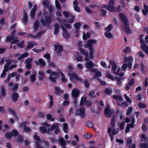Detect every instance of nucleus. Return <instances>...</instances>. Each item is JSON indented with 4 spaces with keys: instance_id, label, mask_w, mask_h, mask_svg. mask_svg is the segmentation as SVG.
Masks as SVG:
<instances>
[{
    "instance_id": "nucleus-23",
    "label": "nucleus",
    "mask_w": 148,
    "mask_h": 148,
    "mask_svg": "<svg viewBox=\"0 0 148 148\" xmlns=\"http://www.w3.org/2000/svg\"><path fill=\"white\" fill-rule=\"evenodd\" d=\"M113 98L114 99L117 100L119 102H121L123 101V98L120 95H114L113 96Z\"/></svg>"
},
{
    "instance_id": "nucleus-7",
    "label": "nucleus",
    "mask_w": 148,
    "mask_h": 148,
    "mask_svg": "<svg viewBox=\"0 0 148 148\" xmlns=\"http://www.w3.org/2000/svg\"><path fill=\"white\" fill-rule=\"evenodd\" d=\"M86 98L85 97H82L81 98L79 105L82 106L85 103L86 106H90L91 104V101H86Z\"/></svg>"
},
{
    "instance_id": "nucleus-49",
    "label": "nucleus",
    "mask_w": 148,
    "mask_h": 148,
    "mask_svg": "<svg viewBox=\"0 0 148 148\" xmlns=\"http://www.w3.org/2000/svg\"><path fill=\"white\" fill-rule=\"evenodd\" d=\"M114 79L116 80L117 84L120 85L122 84L121 79L116 77H115Z\"/></svg>"
},
{
    "instance_id": "nucleus-2",
    "label": "nucleus",
    "mask_w": 148,
    "mask_h": 148,
    "mask_svg": "<svg viewBox=\"0 0 148 148\" xmlns=\"http://www.w3.org/2000/svg\"><path fill=\"white\" fill-rule=\"evenodd\" d=\"M46 73L50 74L49 79L53 82H55L56 79L59 77V73L57 72H52L51 70L48 69L47 70Z\"/></svg>"
},
{
    "instance_id": "nucleus-21",
    "label": "nucleus",
    "mask_w": 148,
    "mask_h": 148,
    "mask_svg": "<svg viewBox=\"0 0 148 148\" xmlns=\"http://www.w3.org/2000/svg\"><path fill=\"white\" fill-rule=\"evenodd\" d=\"M140 42L142 43L140 47L145 52L148 49V46L143 42V41L140 40Z\"/></svg>"
},
{
    "instance_id": "nucleus-29",
    "label": "nucleus",
    "mask_w": 148,
    "mask_h": 148,
    "mask_svg": "<svg viewBox=\"0 0 148 148\" xmlns=\"http://www.w3.org/2000/svg\"><path fill=\"white\" fill-rule=\"evenodd\" d=\"M45 32V31H41L39 32L38 34L36 36H34V35L31 34L30 35V36H32V38H35L36 37L37 38H38L40 37L41 35L44 33Z\"/></svg>"
},
{
    "instance_id": "nucleus-20",
    "label": "nucleus",
    "mask_w": 148,
    "mask_h": 148,
    "mask_svg": "<svg viewBox=\"0 0 148 148\" xmlns=\"http://www.w3.org/2000/svg\"><path fill=\"white\" fill-rule=\"evenodd\" d=\"M36 63L37 65H39L41 67H43L45 65V62L42 59H39L38 61L36 62Z\"/></svg>"
},
{
    "instance_id": "nucleus-43",
    "label": "nucleus",
    "mask_w": 148,
    "mask_h": 148,
    "mask_svg": "<svg viewBox=\"0 0 148 148\" xmlns=\"http://www.w3.org/2000/svg\"><path fill=\"white\" fill-rule=\"evenodd\" d=\"M130 128H132L131 127L130 124H127V125L125 129V132L127 133H128L130 130Z\"/></svg>"
},
{
    "instance_id": "nucleus-47",
    "label": "nucleus",
    "mask_w": 148,
    "mask_h": 148,
    "mask_svg": "<svg viewBox=\"0 0 148 148\" xmlns=\"http://www.w3.org/2000/svg\"><path fill=\"white\" fill-rule=\"evenodd\" d=\"M115 122V119L114 117L113 116L112 117V119L110 122V125L112 127H114V123Z\"/></svg>"
},
{
    "instance_id": "nucleus-53",
    "label": "nucleus",
    "mask_w": 148,
    "mask_h": 148,
    "mask_svg": "<svg viewBox=\"0 0 148 148\" xmlns=\"http://www.w3.org/2000/svg\"><path fill=\"white\" fill-rule=\"evenodd\" d=\"M119 131V129L118 128H116L113 130L112 133L113 134L115 135L117 134Z\"/></svg>"
},
{
    "instance_id": "nucleus-30",
    "label": "nucleus",
    "mask_w": 148,
    "mask_h": 148,
    "mask_svg": "<svg viewBox=\"0 0 148 148\" xmlns=\"http://www.w3.org/2000/svg\"><path fill=\"white\" fill-rule=\"evenodd\" d=\"M81 25V24L79 23H75L74 24V26L75 27V29H76V32L77 33L78 32V30L79 29L80 26Z\"/></svg>"
},
{
    "instance_id": "nucleus-11",
    "label": "nucleus",
    "mask_w": 148,
    "mask_h": 148,
    "mask_svg": "<svg viewBox=\"0 0 148 148\" xmlns=\"http://www.w3.org/2000/svg\"><path fill=\"white\" fill-rule=\"evenodd\" d=\"M76 113L77 114L80 115L82 117L84 116L85 113V109L84 108L82 107L79 109L77 110L76 112Z\"/></svg>"
},
{
    "instance_id": "nucleus-3",
    "label": "nucleus",
    "mask_w": 148,
    "mask_h": 148,
    "mask_svg": "<svg viewBox=\"0 0 148 148\" xmlns=\"http://www.w3.org/2000/svg\"><path fill=\"white\" fill-rule=\"evenodd\" d=\"M109 5H104L103 8H106L108 10L111 12H115L116 10V8L114 6V0H110L109 2Z\"/></svg>"
},
{
    "instance_id": "nucleus-44",
    "label": "nucleus",
    "mask_w": 148,
    "mask_h": 148,
    "mask_svg": "<svg viewBox=\"0 0 148 148\" xmlns=\"http://www.w3.org/2000/svg\"><path fill=\"white\" fill-rule=\"evenodd\" d=\"M112 27V25L111 24H110L108 27L105 28V29L107 32H110L111 31Z\"/></svg>"
},
{
    "instance_id": "nucleus-50",
    "label": "nucleus",
    "mask_w": 148,
    "mask_h": 148,
    "mask_svg": "<svg viewBox=\"0 0 148 148\" xmlns=\"http://www.w3.org/2000/svg\"><path fill=\"white\" fill-rule=\"evenodd\" d=\"M125 98L127 101L130 103H132V100L130 99V98L128 96L126 95L125 94L124 95Z\"/></svg>"
},
{
    "instance_id": "nucleus-16",
    "label": "nucleus",
    "mask_w": 148,
    "mask_h": 148,
    "mask_svg": "<svg viewBox=\"0 0 148 148\" xmlns=\"http://www.w3.org/2000/svg\"><path fill=\"white\" fill-rule=\"evenodd\" d=\"M79 93V90L76 88H74L72 90L71 94L73 97L76 98L78 96Z\"/></svg>"
},
{
    "instance_id": "nucleus-33",
    "label": "nucleus",
    "mask_w": 148,
    "mask_h": 148,
    "mask_svg": "<svg viewBox=\"0 0 148 148\" xmlns=\"http://www.w3.org/2000/svg\"><path fill=\"white\" fill-rule=\"evenodd\" d=\"M39 79H42L44 77L45 74L42 71H39L38 72Z\"/></svg>"
},
{
    "instance_id": "nucleus-37",
    "label": "nucleus",
    "mask_w": 148,
    "mask_h": 148,
    "mask_svg": "<svg viewBox=\"0 0 148 148\" xmlns=\"http://www.w3.org/2000/svg\"><path fill=\"white\" fill-rule=\"evenodd\" d=\"M79 50L80 52L83 55H87V53H88V52L87 51H85V50L82 49H81L80 48H79Z\"/></svg>"
},
{
    "instance_id": "nucleus-55",
    "label": "nucleus",
    "mask_w": 148,
    "mask_h": 148,
    "mask_svg": "<svg viewBox=\"0 0 148 148\" xmlns=\"http://www.w3.org/2000/svg\"><path fill=\"white\" fill-rule=\"evenodd\" d=\"M23 136L21 135H20L18 136L17 138V140L19 142H22L23 141Z\"/></svg>"
},
{
    "instance_id": "nucleus-26",
    "label": "nucleus",
    "mask_w": 148,
    "mask_h": 148,
    "mask_svg": "<svg viewBox=\"0 0 148 148\" xmlns=\"http://www.w3.org/2000/svg\"><path fill=\"white\" fill-rule=\"evenodd\" d=\"M54 34L55 35L57 34L59 32V26L58 24H55L54 26Z\"/></svg>"
},
{
    "instance_id": "nucleus-25",
    "label": "nucleus",
    "mask_w": 148,
    "mask_h": 148,
    "mask_svg": "<svg viewBox=\"0 0 148 148\" xmlns=\"http://www.w3.org/2000/svg\"><path fill=\"white\" fill-rule=\"evenodd\" d=\"M144 9L143 10L142 12L145 15H146L148 13V7L145 3L143 4Z\"/></svg>"
},
{
    "instance_id": "nucleus-15",
    "label": "nucleus",
    "mask_w": 148,
    "mask_h": 148,
    "mask_svg": "<svg viewBox=\"0 0 148 148\" xmlns=\"http://www.w3.org/2000/svg\"><path fill=\"white\" fill-rule=\"evenodd\" d=\"M135 82V79L134 78H132L128 82L126 85L125 88L126 89H129L133 85Z\"/></svg>"
},
{
    "instance_id": "nucleus-18",
    "label": "nucleus",
    "mask_w": 148,
    "mask_h": 148,
    "mask_svg": "<svg viewBox=\"0 0 148 148\" xmlns=\"http://www.w3.org/2000/svg\"><path fill=\"white\" fill-rule=\"evenodd\" d=\"M20 41L18 40H15L11 42V43L12 44L18 43L17 45L18 47L22 48L23 47L24 42L23 41H21L20 43H18V42Z\"/></svg>"
},
{
    "instance_id": "nucleus-14",
    "label": "nucleus",
    "mask_w": 148,
    "mask_h": 148,
    "mask_svg": "<svg viewBox=\"0 0 148 148\" xmlns=\"http://www.w3.org/2000/svg\"><path fill=\"white\" fill-rule=\"evenodd\" d=\"M97 42V40H90L88 41L87 42L89 46V49H93L92 45L95 44Z\"/></svg>"
},
{
    "instance_id": "nucleus-13",
    "label": "nucleus",
    "mask_w": 148,
    "mask_h": 148,
    "mask_svg": "<svg viewBox=\"0 0 148 148\" xmlns=\"http://www.w3.org/2000/svg\"><path fill=\"white\" fill-rule=\"evenodd\" d=\"M105 114L108 117L111 116V114L113 112L112 110H110V108L108 106L105 109Z\"/></svg>"
},
{
    "instance_id": "nucleus-1",
    "label": "nucleus",
    "mask_w": 148,
    "mask_h": 148,
    "mask_svg": "<svg viewBox=\"0 0 148 148\" xmlns=\"http://www.w3.org/2000/svg\"><path fill=\"white\" fill-rule=\"evenodd\" d=\"M119 16L122 22L124 23L125 27H123V29L127 33H130L131 31L128 26V20L127 17L123 13H120Z\"/></svg>"
},
{
    "instance_id": "nucleus-35",
    "label": "nucleus",
    "mask_w": 148,
    "mask_h": 148,
    "mask_svg": "<svg viewBox=\"0 0 148 148\" xmlns=\"http://www.w3.org/2000/svg\"><path fill=\"white\" fill-rule=\"evenodd\" d=\"M58 142H59L61 144V145L63 146H65L66 144L65 141L63 138L59 139L58 140Z\"/></svg>"
},
{
    "instance_id": "nucleus-28",
    "label": "nucleus",
    "mask_w": 148,
    "mask_h": 148,
    "mask_svg": "<svg viewBox=\"0 0 148 148\" xmlns=\"http://www.w3.org/2000/svg\"><path fill=\"white\" fill-rule=\"evenodd\" d=\"M28 55L29 54L27 52L21 54L20 56V57L18 58L17 59L18 60L22 59L24 58L27 57L28 56Z\"/></svg>"
},
{
    "instance_id": "nucleus-64",
    "label": "nucleus",
    "mask_w": 148,
    "mask_h": 148,
    "mask_svg": "<svg viewBox=\"0 0 148 148\" xmlns=\"http://www.w3.org/2000/svg\"><path fill=\"white\" fill-rule=\"evenodd\" d=\"M83 58V57L82 56L80 55H79L76 58V60L78 62L81 61H82Z\"/></svg>"
},
{
    "instance_id": "nucleus-46",
    "label": "nucleus",
    "mask_w": 148,
    "mask_h": 148,
    "mask_svg": "<svg viewBox=\"0 0 148 148\" xmlns=\"http://www.w3.org/2000/svg\"><path fill=\"white\" fill-rule=\"evenodd\" d=\"M90 36V34L88 33H87L86 34L85 33L83 35V38L84 40H86Z\"/></svg>"
},
{
    "instance_id": "nucleus-51",
    "label": "nucleus",
    "mask_w": 148,
    "mask_h": 148,
    "mask_svg": "<svg viewBox=\"0 0 148 148\" xmlns=\"http://www.w3.org/2000/svg\"><path fill=\"white\" fill-rule=\"evenodd\" d=\"M48 119L51 120L52 121H55V119L54 118H52V116L50 114H48L47 116Z\"/></svg>"
},
{
    "instance_id": "nucleus-36",
    "label": "nucleus",
    "mask_w": 148,
    "mask_h": 148,
    "mask_svg": "<svg viewBox=\"0 0 148 148\" xmlns=\"http://www.w3.org/2000/svg\"><path fill=\"white\" fill-rule=\"evenodd\" d=\"M70 17L71 18V19L69 18L68 19L66 22L68 23H71L73 22L74 20L75 19V16L74 15L71 16Z\"/></svg>"
},
{
    "instance_id": "nucleus-31",
    "label": "nucleus",
    "mask_w": 148,
    "mask_h": 148,
    "mask_svg": "<svg viewBox=\"0 0 148 148\" xmlns=\"http://www.w3.org/2000/svg\"><path fill=\"white\" fill-rule=\"evenodd\" d=\"M63 14L64 16L66 18L69 17L71 16H72L70 12H66V11H64L63 12Z\"/></svg>"
},
{
    "instance_id": "nucleus-24",
    "label": "nucleus",
    "mask_w": 148,
    "mask_h": 148,
    "mask_svg": "<svg viewBox=\"0 0 148 148\" xmlns=\"http://www.w3.org/2000/svg\"><path fill=\"white\" fill-rule=\"evenodd\" d=\"M141 141H144L146 142L147 143H148V137L145 134H143L141 136Z\"/></svg>"
},
{
    "instance_id": "nucleus-38",
    "label": "nucleus",
    "mask_w": 148,
    "mask_h": 148,
    "mask_svg": "<svg viewBox=\"0 0 148 148\" xmlns=\"http://www.w3.org/2000/svg\"><path fill=\"white\" fill-rule=\"evenodd\" d=\"M23 21L25 23H26L27 21V14L25 12L23 17Z\"/></svg>"
},
{
    "instance_id": "nucleus-4",
    "label": "nucleus",
    "mask_w": 148,
    "mask_h": 148,
    "mask_svg": "<svg viewBox=\"0 0 148 148\" xmlns=\"http://www.w3.org/2000/svg\"><path fill=\"white\" fill-rule=\"evenodd\" d=\"M110 64L112 66V69L113 71V73L116 75L119 74L120 70V68H119L116 71H115L116 69L117 68L116 63L114 61L112 60H110Z\"/></svg>"
},
{
    "instance_id": "nucleus-58",
    "label": "nucleus",
    "mask_w": 148,
    "mask_h": 148,
    "mask_svg": "<svg viewBox=\"0 0 148 148\" xmlns=\"http://www.w3.org/2000/svg\"><path fill=\"white\" fill-rule=\"evenodd\" d=\"M40 129L41 132L42 133H45L47 132L46 129L44 127H40Z\"/></svg>"
},
{
    "instance_id": "nucleus-48",
    "label": "nucleus",
    "mask_w": 148,
    "mask_h": 148,
    "mask_svg": "<svg viewBox=\"0 0 148 148\" xmlns=\"http://www.w3.org/2000/svg\"><path fill=\"white\" fill-rule=\"evenodd\" d=\"M36 75L35 74H34L32 75L30 77V80L32 82H34L36 79Z\"/></svg>"
},
{
    "instance_id": "nucleus-32",
    "label": "nucleus",
    "mask_w": 148,
    "mask_h": 148,
    "mask_svg": "<svg viewBox=\"0 0 148 148\" xmlns=\"http://www.w3.org/2000/svg\"><path fill=\"white\" fill-rule=\"evenodd\" d=\"M63 130L64 132L66 133H67L68 132V125L67 123H64L63 124Z\"/></svg>"
},
{
    "instance_id": "nucleus-40",
    "label": "nucleus",
    "mask_w": 148,
    "mask_h": 148,
    "mask_svg": "<svg viewBox=\"0 0 148 148\" xmlns=\"http://www.w3.org/2000/svg\"><path fill=\"white\" fill-rule=\"evenodd\" d=\"M105 35L106 37L109 38H111L112 37V34L109 32H106L105 33Z\"/></svg>"
},
{
    "instance_id": "nucleus-22",
    "label": "nucleus",
    "mask_w": 148,
    "mask_h": 148,
    "mask_svg": "<svg viewBox=\"0 0 148 148\" xmlns=\"http://www.w3.org/2000/svg\"><path fill=\"white\" fill-rule=\"evenodd\" d=\"M37 9V8L36 5H35L33 9L31 11L30 15L33 19L34 18V16L35 14L36 10Z\"/></svg>"
},
{
    "instance_id": "nucleus-54",
    "label": "nucleus",
    "mask_w": 148,
    "mask_h": 148,
    "mask_svg": "<svg viewBox=\"0 0 148 148\" xmlns=\"http://www.w3.org/2000/svg\"><path fill=\"white\" fill-rule=\"evenodd\" d=\"M74 10L77 12H80V8L78 5H75L73 7Z\"/></svg>"
},
{
    "instance_id": "nucleus-52",
    "label": "nucleus",
    "mask_w": 148,
    "mask_h": 148,
    "mask_svg": "<svg viewBox=\"0 0 148 148\" xmlns=\"http://www.w3.org/2000/svg\"><path fill=\"white\" fill-rule=\"evenodd\" d=\"M60 74L61 75V79L62 81L64 82H65L66 81V79L64 75L62 73H61Z\"/></svg>"
},
{
    "instance_id": "nucleus-57",
    "label": "nucleus",
    "mask_w": 148,
    "mask_h": 148,
    "mask_svg": "<svg viewBox=\"0 0 148 148\" xmlns=\"http://www.w3.org/2000/svg\"><path fill=\"white\" fill-rule=\"evenodd\" d=\"M105 92L106 94L108 95L111 94L112 92V91L110 89L107 88L105 90Z\"/></svg>"
},
{
    "instance_id": "nucleus-45",
    "label": "nucleus",
    "mask_w": 148,
    "mask_h": 148,
    "mask_svg": "<svg viewBox=\"0 0 148 148\" xmlns=\"http://www.w3.org/2000/svg\"><path fill=\"white\" fill-rule=\"evenodd\" d=\"M133 110V108L132 107H129L128 110H127V113H126V115H129L132 112Z\"/></svg>"
},
{
    "instance_id": "nucleus-8",
    "label": "nucleus",
    "mask_w": 148,
    "mask_h": 148,
    "mask_svg": "<svg viewBox=\"0 0 148 148\" xmlns=\"http://www.w3.org/2000/svg\"><path fill=\"white\" fill-rule=\"evenodd\" d=\"M93 65V64L91 61L87 62L85 64V66L86 68L89 69L91 71L93 72H95L97 71V69H91Z\"/></svg>"
},
{
    "instance_id": "nucleus-6",
    "label": "nucleus",
    "mask_w": 148,
    "mask_h": 148,
    "mask_svg": "<svg viewBox=\"0 0 148 148\" xmlns=\"http://www.w3.org/2000/svg\"><path fill=\"white\" fill-rule=\"evenodd\" d=\"M44 16L45 17V20H44L42 18H41L40 20L41 24L44 26L49 24L51 21H52L53 18V17L51 16L46 17L45 14H44Z\"/></svg>"
},
{
    "instance_id": "nucleus-39",
    "label": "nucleus",
    "mask_w": 148,
    "mask_h": 148,
    "mask_svg": "<svg viewBox=\"0 0 148 148\" xmlns=\"http://www.w3.org/2000/svg\"><path fill=\"white\" fill-rule=\"evenodd\" d=\"M55 5L56 7L58 10H61V7L59 1L57 0H55Z\"/></svg>"
},
{
    "instance_id": "nucleus-5",
    "label": "nucleus",
    "mask_w": 148,
    "mask_h": 148,
    "mask_svg": "<svg viewBox=\"0 0 148 148\" xmlns=\"http://www.w3.org/2000/svg\"><path fill=\"white\" fill-rule=\"evenodd\" d=\"M68 75L70 77V80L74 83H75V81H74L75 79H76L79 82H82V79L79 77L77 75L74 73H68Z\"/></svg>"
},
{
    "instance_id": "nucleus-63",
    "label": "nucleus",
    "mask_w": 148,
    "mask_h": 148,
    "mask_svg": "<svg viewBox=\"0 0 148 148\" xmlns=\"http://www.w3.org/2000/svg\"><path fill=\"white\" fill-rule=\"evenodd\" d=\"M140 148H148V145L144 143L141 145Z\"/></svg>"
},
{
    "instance_id": "nucleus-12",
    "label": "nucleus",
    "mask_w": 148,
    "mask_h": 148,
    "mask_svg": "<svg viewBox=\"0 0 148 148\" xmlns=\"http://www.w3.org/2000/svg\"><path fill=\"white\" fill-rule=\"evenodd\" d=\"M132 59L131 57L129 56L128 57H125L124 59V63L127 64L128 66L130 67L132 66Z\"/></svg>"
},
{
    "instance_id": "nucleus-27",
    "label": "nucleus",
    "mask_w": 148,
    "mask_h": 148,
    "mask_svg": "<svg viewBox=\"0 0 148 148\" xmlns=\"http://www.w3.org/2000/svg\"><path fill=\"white\" fill-rule=\"evenodd\" d=\"M18 96V95L17 93L15 92H14L12 95L13 101L16 102L17 100Z\"/></svg>"
},
{
    "instance_id": "nucleus-41",
    "label": "nucleus",
    "mask_w": 148,
    "mask_h": 148,
    "mask_svg": "<svg viewBox=\"0 0 148 148\" xmlns=\"http://www.w3.org/2000/svg\"><path fill=\"white\" fill-rule=\"evenodd\" d=\"M34 45V43L33 42L31 41L27 45V49H30L32 48Z\"/></svg>"
},
{
    "instance_id": "nucleus-60",
    "label": "nucleus",
    "mask_w": 148,
    "mask_h": 148,
    "mask_svg": "<svg viewBox=\"0 0 148 148\" xmlns=\"http://www.w3.org/2000/svg\"><path fill=\"white\" fill-rule=\"evenodd\" d=\"M39 23L38 21H36L34 23V28L35 30H36L38 28Z\"/></svg>"
},
{
    "instance_id": "nucleus-19",
    "label": "nucleus",
    "mask_w": 148,
    "mask_h": 148,
    "mask_svg": "<svg viewBox=\"0 0 148 148\" xmlns=\"http://www.w3.org/2000/svg\"><path fill=\"white\" fill-rule=\"evenodd\" d=\"M62 29L63 31L62 35L63 37L65 38H67L69 36V35L66 29L63 27V26L62 27Z\"/></svg>"
},
{
    "instance_id": "nucleus-42",
    "label": "nucleus",
    "mask_w": 148,
    "mask_h": 148,
    "mask_svg": "<svg viewBox=\"0 0 148 148\" xmlns=\"http://www.w3.org/2000/svg\"><path fill=\"white\" fill-rule=\"evenodd\" d=\"M106 75L107 77L110 78L112 80H114L113 77L107 72H106Z\"/></svg>"
},
{
    "instance_id": "nucleus-62",
    "label": "nucleus",
    "mask_w": 148,
    "mask_h": 148,
    "mask_svg": "<svg viewBox=\"0 0 148 148\" xmlns=\"http://www.w3.org/2000/svg\"><path fill=\"white\" fill-rule=\"evenodd\" d=\"M59 125V124L58 123H56L52 126V128H53V130L54 129H55V130L58 129L59 128L58 126Z\"/></svg>"
},
{
    "instance_id": "nucleus-59",
    "label": "nucleus",
    "mask_w": 148,
    "mask_h": 148,
    "mask_svg": "<svg viewBox=\"0 0 148 148\" xmlns=\"http://www.w3.org/2000/svg\"><path fill=\"white\" fill-rule=\"evenodd\" d=\"M87 126L89 128H92L93 127V125L91 121H88L86 123Z\"/></svg>"
},
{
    "instance_id": "nucleus-17",
    "label": "nucleus",
    "mask_w": 148,
    "mask_h": 148,
    "mask_svg": "<svg viewBox=\"0 0 148 148\" xmlns=\"http://www.w3.org/2000/svg\"><path fill=\"white\" fill-rule=\"evenodd\" d=\"M0 92L1 95H0V97L1 96L2 97H4L5 96L6 93V89L4 86H1L0 87Z\"/></svg>"
},
{
    "instance_id": "nucleus-10",
    "label": "nucleus",
    "mask_w": 148,
    "mask_h": 148,
    "mask_svg": "<svg viewBox=\"0 0 148 148\" xmlns=\"http://www.w3.org/2000/svg\"><path fill=\"white\" fill-rule=\"evenodd\" d=\"M55 47L56 51V53L58 56L60 55V52L63 50V47L61 45L57 44L55 45Z\"/></svg>"
},
{
    "instance_id": "nucleus-9",
    "label": "nucleus",
    "mask_w": 148,
    "mask_h": 148,
    "mask_svg": "<svg viewBox=\"0 0 148 148\" xmlns=\"http://www.w3.org/2000/svg\"><path fill=\"white\" fill-rule=\"evenodd\" d=\"M18 134V132L16 130H13L11 133L8 132L5 135L6 137L8 138H10L12 136H16Z\"/></svg>"
},
{
    "instance_id": "nucleus-61",
    "label": "nucleus",
    "mask_w": 148,
    "mask_h": 148,
    "mask_svg": "<svg viewBox=\"0 0 148 148\" xmlns=\"http://www.w3.org/2000/svg\"><path fill=\"white\" fill-rule=\"evenodd\" d=\"M23 130L25 131L29 132L31 130L29 127L26 126H24Z\"/></svg>"
},
{
    "instance_id": "nucleus-56",
    "label": "nucleus",
    "mask_w": 148,
    "mask_h": 148,
    "mask_svg": "<svg viewBox=\"0 0 148 148\" xmlns=\"http://www.w3.org/2000/svg\"><path fill=\"white\" fill-rule=\"evenodd\" d=\"M32 59L31 58H27L25 61V63L31 64Z\"/></svg>"
},
{
    "instance_id": "nucleus-34",
    "label": "nucleus",
    "mask_w": 148,
    "mask_h": 148,
    "mask_svg": "<svg viewBox=\"0 0 148 148\" xmlns=\"http://www.w3.org/2000/svg\"><path fill=\"white\" fill-rule=\"evenodd\" d=\"M63 92L58 87H56L55 88V94L57 95H58L61 93H62Z\"/></svg>"
}]
</instances>
